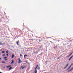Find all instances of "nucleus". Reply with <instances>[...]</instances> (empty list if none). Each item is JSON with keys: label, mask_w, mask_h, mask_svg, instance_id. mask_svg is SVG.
Masks as SVG:
<instances>
[{"label": "nucleus", "mask_w": 73, "mask_h": 73, "mask_svg": "<svg viewBox=\"0 0 73 73\" xmlns=\"http://www.w3.org/2000/svg\"><path fill=\"white\" fill-rule=\"evenodd\" d=\"M7 59H5V61H7Z\"/></svg>", "instance_id": "nucleus-27"}, {"label": "nucleus", "mask_w": 73, "mask_h": 73, "mask_svg": "<svg viewBox=\"0 0 73 73\" xmlns=\"http://www.w3.org/2000/svg\"><path fill=\"white\" fill-rule=\"evenodd\" d=\"M19 61L18 62V64H20L21 62H22L21 60H20V58L19 59Z\"/></svg>", "instance_id": "nucleus-4"}, {"label": "nucleus", "mask_w": 73, "mask_h": 73, "mask_svg": "<svg viewBox=\"0 0 73 73\" xmlns=\"http://www.w3.org/2000/svg\"><path fill=\"white\" fill-rule=\"evenodd\" d=\"M38 53V51L37 50H36L35 52H33V54H37Z\"/></svg>", "instance_id": "nucleus-1"}, {"label": "nucleus", "mask_w": 73, "mask_h": 73, "mask_svg": "<svg viewBox=\"0 0 73 73\" xmlns=\"http://www.w3.org/2000/svg\"><path fill=\"white\" fill-rule=\"evenodd\" d=\"M0 44L1 45H3V43L1 42H0Z\"/></svg>", "instance_id": "nucleus-10"}, {"label": "nucleus", "mask_w": 73, "mask_h": 73, "mask_svg": "<svg viewBox=\"0 0 73 73\" xmlns=\"http://www.w3.org/2000/svg\"><path fill=\"white\" fill-rule=\"evenodd\" d=\"M0 73H2V72H0Z\"/></svg>", "instance_id": "nucleus-32"}, {"label": "nucleus", "mask_w": 73, "mask_h": 73, "mask_svg": "<svg viewBox=\"0 0 73 73\" xmlns=\"http://www.w3.org/2000/svg\"><path fill=\"white\" fill-rule=\"evenodd\" d=\"M28 56V55H25L24 56V58H26V56Z\"/></svg>", "instance_id": "nucleus-13"}, {"label": "nucleus", "mask_w": 73, "mask_h": 73, "mask_svg": "<svg viewBox=\"0 0 73 73\" xmlns=\"http://www.w3.org/2000/svg\"><path fill=\"white\" fill-rule=\"evenodd\" d=\"M14 57V55L12 54V58H13Z\"/></svg>", "instance_id": "nucleus-14"}, {"label": "nucleus", "mask_w": 73, "mask_h": 73, "mask_svg": "<svg viewBox=\"0 0 73 73\" xmlns=\"http://www.w3.org/2000/svg\"><path fill=\"white\" fill-rule=\"evenodd\" d=\"M73 64V63L70 66H71V67L72 66V65Z\"/></svg>", "instance_id": "nucleus-24"}, {"label": "nucleus", "mask_w": 73, "mask_h": 73, "mask_svg": "<svg viewBox=\"0 0 73 73\" xmlns=\"http://www.w3.org/2000/svg\"><path fill=\"white\" fill-rule=\"evenodd\" d=\"M1 53L0 52V55H1Z\"/></svg>", "instance_id": "nucleus-28"}, {"label": "nucleus", "mask_w": 73, "mask_h": 73, "mask_svg": "<svg viewBox=\"0 0 73 73\" xmlns=\"http://www.w3.org/2000/svg\"><path fill=\"white\" fill-rule=\"evenodd\" d=\"M20 56L21 57V56H22V54H20Z\"/></svg>", "instance_id": "nucleus-23"}, {"label": "nucleus", "mask_w": 73, "mask_h": 73, "mask_svg": "<svg viewBox=\"0 0 73 73\" xmlns=\"http://www.w3.org/2000/svg\"><path fill=\"white\" fill-rule=\"evenodd\" d=\"M37 67H38V65H37L36 66V68L35 69V73H37V70H36V69H37Z\"/></svg>", "instance_id": "nucleus-2"}, {"label": "nucleus", "mask_w": 73, "mask_h": 73, "mask_svg": "<svg viewBox=\"0 0 73 73\" xmlns=\"http://www.w3.org/2000/svg\"><path fill=\"white\" fill-rule=\"evenodd\" d=\"M73 56H72L69 59V61H70L72 58V57H73Z\"/></svg>", "instance_id": "nucleus-8"}, {"label": "nucleus", "mask_w": 73, "mask_h": 73, "mask_svg": "<svg viewBox=\"0 0 73 73\" xmlns=\"http://www.w3.org/2000/svg\"><path fill=\"white\" fill-rule=\"evenodd\" d=\"M2 63H5V62H4V61H3L2 62Z\"/></svg>", "instance_id": "nucleus-21"}, {"label": "nucleus", "mask_w": 73, "mask_h": 73, "mask_svg": "<svg viewBox=\"0 0 73 73\" xmlns=\"http://www.w3.org/2000/svg\"><path fill=\"white\" fill-rule=\"evenodd\" d=\"M7 57H5L3 58H5V59H6L7 58Z\"/></svg>", "instance_id": "nucleus-20"}, {"label": "nucleus", "mask_w": 73, "mask_h": 73, "mask_svg": "<svg viewBox=\"0 0 73 73\" xmlns=\"http://www.w3.org/2000/svg\"><path fill=\"white\" fill-rule=\"evenodd\" d=\"M1 58H0V60H1Z\"/></svg>", "instance_id": "nucleus-30"}, {"label": "nucleus", "mask_w": 73, "mask_h": 73, "mask_svg": "<svg viewBox=\"0 0 73 73\" xmlns=\"http://www.w3.org/2000/svg\"><path fill=\"white\" fill-rule=\"evenodd\" d=\"M6 53H8V51H7L6 52Z\"/></svg>", "instance_id": "nucleus-19"}, {"label": "nucleus", "mask_w": 73, "mask_h": 73, "mask_svg": "<svg viewBox=\"0 0 73 73\" xmlns=\"http://www.w3.org/2000/svg\"><path fill=\"white\" fill-rule=\"evenodd\" d=\"M2 51V49H1V50H0V51Z\"/></svg>", "instance_id": "nucleus-29"}, {"label": "nucleus", "mask_w": 73, "mask_h": 73, "mask_svg": "<svg viewBox=\"0 0 73 73\" xmlns=\"http://www.w3.org/2000/svg\"><path fill=\"white\" fill-rule=\"evenodd\" d=\"M73 67L70 70L68 71V72H70L71 71H72V70H73Z\"/></svg>", "instance_id": "nucleus-6"}, {"label": "nucleus", "mask_w": 73, "mask_h": 73, "mask_svg": "<svg viewBox=\"0 0 73 73\" xmlns=\"http://www.w3.org/2000/svg\"><path fill=\"white\" fill-rule=\"evenodd\" d=\"M6 56H8V54H7V55H6Z\"/></svg>", "instance_id": "nucleus-25"}, {"label": "nucleus", "mask_w": 73, "mask_h": 73, "mask_svg": "<svg viewBox=\"0 0 73 73\" xmlns=\"http://www.w3.org/2000/svg\"><path fill=\"white\" fill-rule=\"evenodd\" d=\"M11 66H10V65L9 66H7V68H9V67H11Z\"/></svg>", "instance_id": "nucleus-12"}, {"label": "nucleus", "mask_w": 73, "mask_h": 73, "mask_svg": "<svg viewBox=\"0 0 73 73\" xmlns=\"http://www.w3.org/2000/svg\"><path fill=\"white\" fill-rule=\"evenodd\" d=\"M38 67V70H40V67Z\"/></svg>", "instance_id": "nucleus-17"}, {"label": "nucleus", "mask_w": 73, "mask_h": 73, "mask_svg": "<svg viewBox=\"0 0 73 73\" xmlns=\"http://www.w3.org/2000/svg\"><path fill=\"white\" fill-rule=\"evenodd\" d=\"M61 40H62V39H61Z\"/></svg>", "instance_id": "nucleus-33"}, {"label": "nucleus", "mask_w": 73, "mask_h": 73, "mask_svg": "<svg viewBox=\"0 0 73 73\" xmlns=\"http://www.w3.org/2000/svg\"><path fill=\"white\" fill-rule=\"evenodd\" d=\"M54 49H55V48H56V47H54Z\"/></svg>", "instance_id": "nucleus-26"}, {"label": "nucleus", "mask_w": 73, "mask_h": 73, "mask_svg": "<svg viewBox=\"0 0 73 73\" xmlns=\"http://www.w3.org/2000/svg\"><path fill=\"white\" fill-rule=\"evenodd\" d=\"M5 56V54H4L2 55V56H3V57H4V56Z\"/></svg>", "instance_id": "nucleus-18"}, {"label": "nucleus", "mask_w": 73, "mask_h": 73, "mask_svg": "<svg viewBox=\"0 0 73 73\" xmlns=\"http://www.w3.org/2000/svg\"><path fill=\"white\" fill-rule=\"evenodd\" d=\"M9 70H11L12 69V67H10L9 69Z\"/></svg>", "instance_id": "nucleus-16"}, {"label": "nucleus", "mask_w": 73, "mask_h": 73, "mask_svg": "<svg viewBox=\"0 0 73 73\" xmlns=\"http://www.w3.org/2000/svg\"><path fill=\"white\" fill-rule=\"evenodd\" d=\"M59 58H60V57H59L58 58V59H59Z\"/></svg>", "instance_id": "nucleus-31"}, {"label": "nucleus", "mask_w": 73, "mask_h": 73, "mask_svg": "<svg viewBox=\"0 0 73 73\" xmlns=\"http://www.w3.org/2000/svg\"><path fill=\"white\" fill-rule=\"evenodd\" d=\"M68 65H69V63H68L66 66L64 68V69H65L68 66Z\"/></svg>", "instance_id": "nucleus-5"}, {"label": "nucleus", "mask_w": 73, "mask_h": 73, "mask_svg": "<svg viewBox=\"0 0 73 73\" xmlns=\"http://www.w3.org/2000/svg\"><path fill=\"white\" fill-rule=\"evenodd\" d=\"M72 54H73V53L72 52L68 56H67V57L68 58L69 57H70V56Z\"/></svg>", "instance_id": "nucleus-7"}, {"label": "nucleus", "mask_w": 73, "mask_h": 73, "mask_svg": "<svg viewBox=\"0 0 73 73\" xmlns=\"http://www.w3.org/2000/svg\"><path fill=\"white\" fill-rule=\"evenodd\" d=\"M2 53H5V51H3L2 52Z\"/></svg>", "instance_id": "nucleus-22"}, {"label": "nucleus", "mask_w": 73, "mask_h": 73, "mask_svg": "<svg viewBox=\"0 0 73 73\" xmlns=\"http://www.w3.org/2000/svg\"><path fill=\"white\" fill-rule=\"evenodd\" d=\"M17 44L18 45H19V41H17L16 42Z\"/></svg>", "instance_id": "nucleus-9"}, {"label": "nucleus", "mask_w": 73, "mask_h": 73, "mask_svg": "<svg viewBox=\"0 0 73 73\" xmlns=\"http://www.w3.org/2000/svg\"><path fill=\"white\" fill-rule=\"evenodd\" d=\"M71 68V66H70V67L68 68V69L67 70H68L69 69H70V68Z\"/></svg>", "instance_id": "nucleus-11"}, {"label": "nucleus", "mask_w": 73, "mask_h": 73, "mask_svg": "<svg viewBox=\"0 0 73 73\" xmlns=\"http://www.w3.org/2000/svg\"><path fill=\"white\" fill-rule=\"evenodd\" d=\"M26 68V66H22L21 68H20V69H24V68Z\"/></svg>", "instance_id": "nucleus-3"}, {"label": "nucleus", "mask_w": 73, "mask_h": 73, "mask_svg": "<svg viewBox=\"0 0 73 73\" xmlns=\"http://www.w3.org/2000/svg\"><path fill=\"white\" fill-rule=\"evenodd\" d=\"M14 62V61H13V60L12 61V62H11V64H13V63Z\"/></svg>", "instance_id": "nucleus-15"}]
</instances>
